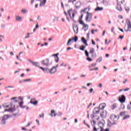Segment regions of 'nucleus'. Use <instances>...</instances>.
I'll return each instance as SVG.
<instances>
[{
    "label": "nucleus",
    "mask_w": 131,
    "mask_h": 131,
    "mask_svg": "<svg viewBox=\"0 0 131 131\" xmlns=\"http://www.w3.org/2000/svg\"><path fill=\"white\" fill-rule=\"evenodd\" d=\"M12 106L13 104H12L11 102H6L3 104V107H4V108H9L8 110H5V112H7V111L9 112H14V111H15V110L12 108Z\"/></svg>",
    "instance_id": "obj_1"
},
{
    "label": "nucleus",
    "mask_w": 131,
    "mask_h": 131,
    "mask_svg": "<svg viewBox=\"0 0 131 131\" xmlns=\"http://www.w3.org/2000/svg\"><path fill=\"white\" fill-rule=\"evenodd\" d=\"M127 25V26H126ZM126 25L124 28V30L125 32H131V21L129 20L126 21Z\"/></svg>",
    "instance_id": "obj_2"
},
{
    "label": "nucleus",
    "mask_w": 131,
    "mask_h": 131,
    "mask_svg": "<svg viewBox=\"0 0 131 131\" xmlns=\"http://www.w3.org/2000/svg\"><path fill=\"white\" fill-rule=\"evenodd\" d=\"M98 126H99V128L96 127V126H94L93 127V131H104V124H103L102 122L99 123Z\"/></svg>",
    "instance_id": "obj_3"
},
{
    "label": "nucleus",
    "mask_w": 131,
    "mask_h": 131,
    "mask_svg": "<svg viewBox=\"0 0 131 131\" xmlns=\"http://www.w3.org/2000/svg\"><path fill=\"white\" fill-rule=\"evenodd\" d=\"M117 117V116L114 115V114H112L110 116V119L113 121V122H111V121H109L108 122V124H110V125H113V124H115V118H116Z\"/></svg>",
    "instance_id": "obj_4"
},
{
    "label": "nucleus",
    "mask_w": 131,
    "mask_h": 131,
    "mask_svg": "<svg viewBox=\"0 0 131 131\" xmlns=\"http://www.w3.org/2000/svg\"><path fill=\"white\" fill-rule=\"evenodd\" d=\"M87 15L86 16L85 21L86 22H91L93 19V14L92 13L86 12Z\"/></svg>",
    "instance_id": "obj_5"
},
{
    "label": "nucleus",
    "mask_w": 131,
    "mask_h": 131,
    "mask_svg": "<svg viewBox=\"0 0 131 131\" xmlns=\"http://www.w3.org/2000/svg\"><path fill=\"white\" fill-rule=\"evenodd\" d=\"M79 23L81 24V25H83L82 29L84 30V31H86L89 29V25L85 24L83 20H80Z\"/></svg>",
    "instance_id": "obj_6"
},
{
    "label": "nucleus",
    "mask_w": 131,
    "mask_h": 131,
    "mask_svg": "<svg viewBox=\"0 0 131 131\" xmlns=\"http://www.w3.org/2000/svg\"><path fill=\"white\" fill-rule=\"evenodd\" d=\"M68 14L69 15L70 18H71V19H73V20H74V17L75 16V13L73 12L72 9H70L68 11Z\"/></svg>",
    "instance_id": "obj_7"
},
{
    "label": "nucleus",
    "mask_w": 131,
    "mask_h": 131,
    "mask_svg": "<svg viewBox=\"0 0 131 131\" xmlns=\"http://www.w3.org/2000/svg\"><path fill=\"white\" fill-rule=\"evenodd\" d=\"M90 10H91V9L90 8V7H87L83 9H82L81 10V19H82V18H83V13H86L87 12H89V11H90Z\"/></svg>",
    "instance_id": "obj_8"
},
{
    "label": "nucleus",
    "mask_w": 131,
    "mask_h": 131,
    "mask_svg": "<svg viewBox=\"0 0 131 131\" xmlns=\"http://www.w3.org/2000/svg\"><path fill=\"white\" fill-rule=\"evenodd\" d=\"M72 40H74V41L76 42V41L78 40V38L77 37V36H75V38H72L69 39L67 42V46H71V43H70V42L72 41Z\"/></svg>",
    "instance_id": "obj_9"
},
{
    "label": "nucleus",
    "mask_w": 131,
    "mask_h": 131,
    "mask_svg": "<svg viewBox=\"0 0 131 131\" xmlns=\"http://www.w3.org/2000/svg\"><path fill=\"white\" fill-rule=\"evenodd\" d=\"M125 100H126V99L124 95H121L119 97V101L120 103H124L125 102Z\"/></svg>",
    "instance_id": "obj_10"
},
{
    "label": "nucleus",
    "mask_w": 131,
    "mask_h": 131,
    "mask_svg": "<svg viewBox=\"0 0 131 131\" xmlns=\"http://www.w3.org/2000/svg\"><path fill=\"white\" fill-rule=\"evenodd\" d=\"M42 65H45V66H49L50 64V60L49 59H46L45 60L41 61Z\"/></svg>",
    "instance_id": "obj_11"
},
{
    "label": "nucleus",
    "mask_w": 131,
    "mask_h": 131,
    "mask_svg": "<svg viewBox=\"0 0 131 131\" xmlns=\"http://www.w3.org/2000/svg\"><path fill=\"white\" fill-rule=\"evenodd\" d=\"M89 53H90V54H92V57H97V53H95V49L91 48Z\"/></svg>",
    "instance_id": "obj_12"
},
{
    "label": "nucleus",
    "mask_w": 131,
    "mask_h": 131,
    "mask_svg": "<svg viewBox=\"0 0 131 131\" xmlns=\"http://www.w3.org/2000/svg\"><path fill=\"white\" fill-rule=\"evenodd\" d=\"M73 28L75 33L76 34L78 33V26H77V25H74Z\"/></svg>",
    "instance_id": "obj_13"
},
{
    "label": "nucleus",
    "mask_w": 131,
    "mask_h": 131,
    "mask_svg": "<svg viewBox=\"0 0 131 131\" xmlns=\"http://www.w3.org/2000/svg\"><path fill=\"white\" fill-rule=\"evenodd\" d=\"M30 103H31V104H33V105H37L38 101L37 100H35V98H33L31 99Z\"/></svg>",
    "instance_id": "obj_14"
},
{
    "label": "nucleus",
    "mask_w": 131,
    "mask_h": 131,
    "mask_svg": "<svg viewBox=\"0 0 131 131\" xmlns=\"http://www.w3.org/2000/svg\"><path fill=\"white\" fill-rule=\"evenodd\" d=\"M99 119H100V117L99 116L93 117V119L92 121L93 124H95L96 121H98Z\"/></svg>",
    "instance_id": "obj_15"
},
{
    "label": "nucleus",
    "mask_w": 131,
    "mask_h": 131,
    "mask_svg": "<svg viewBox=\"0 0 131 131\" xmlns=\"http://www.w3.org/2000/svg\"><path fill=\"white\" fill-rule=\"evenodd\" d=\"M105 107H106V103H101L98 108L100 110H104V109H105Z\"/></svg>",
    "instance_id": "obj_16"
},
{
    "label": "nucleus",
    "mask_w": 131,
    "mask_h": 131,
    "mask_svg": "<svg viewBox=\"0 0 131 131\" xmlns=\"http://www.w3.org/2000/svg\"><path fill=\"white\" fill-rule=\"evenodd\" d=\"M100 110L99 107H95L93 111L94 114H99Z\"/></svg>",
    "instance_id": "obj_17"
},
{
    "label": "nucleus",
    "mask_w": 131,
    "mask_h": 131,
    "mask_svg": "<svg viewBox=\"0 0 131 131\" xmlns=\"http://www.w3.org/2000/svg\"><path fill=\"white\" fill-rule=\"evenodd\" d=\"M58 56H59V53L52 55V57H55V62H56L57 63L59 62V57H58Z\"/></svg>",
    "instance_id": "obj_18"
},
{
    "label": "nucleus",
    "mask_w": 131,
    "mask_h": 131,
    "mask_svg": "<svg viewBox=\"0 0 131 131\" xmlns=\"http://www.w3.org/2000/svg\"><path fill=\"white\" fill-rule=\"evenodd\" d=\"M55 72H57V69L55 67H53L51 70H50V74H53V73H55Z\"/></svg>",
    "instance_id": "obj_19"
},
{
    "label": "nucleus",
    "mask_w": 131,
    "mask_h": 131,
    "mask_svg": "<svg viewBox=\"0 0 131 131\" xmlns=\"http://www.w3.org/2000/svg\"><path fill=\"white\" fill-rule=\"evenodd\" d=\"M117 9H118V11H120V12L122 11V7H121V5H120V4L117 5Z\"/></svg>",
    "instance_id": "obj_20"
},
{
    "label": "nucleus",
    "mask_w": 131,
    "mask_h": 131,
    "mask_svg": "<svg viewBox=\"0 0 131 131\" xmlns=\"http://www.w3.org/2000/svg\"><path fill=\"white\" fill-rule=\"evenodd\" d=\"M81 40L83 43H84L86 46H89L88 44V41L86 40V39L84 38V37H82Z\"/></svg>",
    "instance_id": "obj_21"
},
{
    "label": "nucleus",
    "mask_w": 131,
    "mask_h": 131,
    "mask_svg": "<svg viewBox=\"0 0 131 131\" xmlns=\"http://www.w3.org/2000/svg\"><path fill=\"white\" fill-rule=\"evenodd\" d=\"M117 2L118 3L117 4L121 5L122 4H124V0H116Z\"/></svg>",
    "instance_id": "obj_22"
},
{
    "label": "nucleus",
    "mask_w": 131,
    "mask_h": 131,
    "mask_svg": "<svg viewBox=\"0 0 131 131\" xmlns=\"http://www.w3.org/2000/svg\"><path fill=\"white\" fill-rule=\"evenodd\" d=\"M46 3H47V0H43V1L41 2L40 3V7H42V6H45L46 5Z\"/></svg>",
    "instance_id": "obj_23"
},
{
    "label": "nucleus",
    "mask_w": 131,
    "mask_h": 131,
    "mask_svg": "<svg viewBox=\"0 0 131 131\" xmlns=\"http://www.w3.org/2000/svg\"><path fill=\"white\" fill-rule=\"evenodd\" d=\"M111 108L112 110H114L115 108H117V104L116 103H114L111 106Z\"/></svg>",
    "instance_id": "obj_24"
},
{
    "label": "nucleus",
    "mask_w": 131,
    "mask_h": 131,
    "mask_svg": "<svg viewBox=\"0 0 131 131\" xmlns=\"http://www.w3.org/2000/svg\"><path fill=\"white\" fill-rule=\"evenodd\" d=\"M51 114H50V115L52 117H53V116H56L57 115V114H55V110H51ZM53 114H54V115H53Z\"/></svg>",
    "instance_id": "obj_25"
},
{
    "label": "nucleus",
    "mask_w": 131,
    "mask_h": 131,
    "mask_svg": "<svg viewBox=\"0 0 131 131\" xmlns=\"http://www.w3.org/2000/svg\"><path fill=\"white\" fill-rule=\"evenodd\" d=\"M9 117H10V115H5L3 117V119L5 120H7V119H9Z\"/></svg>",
    "instance_id": "obj_26"
},
{
    "label": "nucleus",
    "mask_w": 131,
    "mask_h": 131,
    "mask_svg": "<svg viewBox=\"0 0 131 131\" xmlns=\"http://www.w3.org/2000/svg\"><path fill=\"white\" fill-rule=\"evenodd\" d=\"M127 113V112L124 111L120 113V116H125V115Z\"/></svg>",
    "instance_id": "obj_27"
},
{
    "label": "nucleus",
    "mask_w": 131,
    "mask_h": 131,
    "mask_svg": "<svg viewBox=\"0 0 131 131\" xmlns=\"http://www.w3.org/2000/svg\"><path fill=\"white\" fill-rule=\"evenodd\" d=\"M30 62L31 63H32L33 65H34V66H36V67H37V66H38V63L36 62H33L32 61H30Z\"/></svg>",
    "instance_id": "obj_28"
},
{
    "label": "nucleus",
    "mask_w": 131,
    "mask_h": 131,
    "mask_svg": "<svg viewBox=\"0 0 131 131\" xmlns=\"http://www.w3.org/2000/svg\"><path fill=\"white\" fill-rule=\"evenodd\" d=\"M103 10V7H98L97 8L95 9V11H102Z\"/></svg>",
    "instance_id": "obj_29"
},
{
    "label": "nucleus",
    "mask_w": 131,
    "mask_h": 131,
    "mask_svg": "<svg viewBox=\"0 0 131 131\" xmlns=\"http://www.w3.org/2000/svg\"><path fill=\"white\" fill-rule=\"evenodd\" d=\"M22 18L21 17V16H17L16 17L15 20L16 21H21Z\"/></svg>",
    "instance_id": "obj_30"
},
{
    "label": "nucleus",
    "mask_w": 131,
    "mask_h": 131,
    "mask_svg": "<svg viewBox=\"0 0 131 131\" xmlns=\"http://www.w3.org/2000/svg\"><path fill=\"white\" fill-rule=\"evenodd\" d=\"M128 118H129V115H127L124 116V117L123 118V120H124V119H127Z\"/></svg>",
    "instance_id": "obj_31"
},
{
    "label": "nucleus",
    "mask_w": 131,
    "mask_h": 131,
    "mask_svg": "<svg viewBox=\"0 0 131 131\" xmlns=\"http://www.w3.org/2000/svg\"><path fill=\"white\" fill-rule=\"evenodd\" d=\"M85 49V46H82L80 48V50H81V51H84Z\"/></svg>",
    "instance_id": "obj_32"
},
{
    "label": "nucleus",
    "mask_w": 131,
    "mask_h": 131,
    "mask_svg": "<svg viewBox=\"0 0 131 131\" xmlns=\"http://www.w3.org/2000/svg\"><path fill=\"white\" fill-rule=\"evenodd\" d=\"M45 72L46 73H51V71L50 69H48V68H46V70H45Z\"/></svg>",
    "instance_id": "obj_33"
},
{
    "label": "nucleus",
    "mask_w": 131,
    "mask_h": 131,
    "mask_svg": "<svg viewBox=\"0 0 131 131\" xmlns=\"http://www.w3.org/2000/svg\"><path fill=\"white\" fill-rule=\"evenodd\" d=\"M1 123L2 124H6V120H4V119L3 118L1 121Z\"/></svg>",
    "instance_id": "obj_34"
},
{
    "label": "nucleus",
    "mask_w": 131,
    "mask_h": 131,
    "mask_svg": "<svg viewBox=\"0 0 131 131\" xmlns=\"http://www.w3.org/2000/svg\"><path fill=\"white\" fill-rule=\"evenodd\" d=\"M38 67H39L40 68V69H41L42 70V71H43L44 72H46V68H42L41 67H39V66H38Z\"/></svg>",
    "instance_id": "obj_35"
},
{
    "label": "nucleus",
    "mask_w": 131,
    "mask_h": 131,
    "mask_svg": "<svg viewBox=\"0 0 131 131\" xmlns=\"http://www.w3.org/2000/svg\"><path fill=\"white\" fill-rule=\"evenodd\" d=\"M102 60H103V58L102 57H100L97 60V62H102Z\"/></svg>",
    "instance_id": "obj_36"
},
{
    "label": "nucleus",
    "mask_w": 131,
    "mask_h": 131,
    "mask_svg": "<svg viewBox=\"0 0 131 131\" xmlns=\"http://www.w3.org/2000/svg\"><path fill=\"white\" fill-rule=\"evenodd\" d=\"M85 54L86 57H89V52H88L87 50H85Z\"/></svg>",
    "instance_id": "obj_37"
},
{
    "label": "nucleus",
    "mask_w": 131,
    "mask_h": 131,
    "mask_svg": "<svg viewBox=\"0 0 131 131\" xmlns=\"http://www.w3.org/2000/svg\"><path fill=\"white\" fill-rule=\"evenodd\" d=\"M13 88H14V86H6L5 89H9V88L13 89Z\"/></svg>",
    "instance_id": "obj_38"
},
{
    "label": "nucleus",
    "mask_w": 131,
    "mask_h": 131,
    "mask_svg": "<svg viewBox=\"0 0 131 131\" xmlns=\"http://www.w3.org/2000/svg\"><path fill=\"white\" fill-rule=\"evenodd\" d=\"M74 2H76V0H69L68 3H74Z\"/></svg>",
    "instance_id": "obj_39"
},
{
    "label": "nucleus",
    "mask_w": 131,
    "mask_h": 131,
    "mask_svg": "<svg viewBox=\"0 0 131 131\" xmlns=\"http://www.w3.org/2000/svg\"><path fill=\"white\" fill-rule=\"evenodd\" d=\"M26 12H27V10L25 9H23L21 10V13H23L24 14H25L26 13Z\"/></svg>",
    "instance_id": "obj_40"
},
{
    "label": "nucleus",
    "mask_w": 131,
    "mask_h": 131,
    "mask_svg": "<svg viewBox=\"0 0 131 131\" xmlns=\"http://www.w3.org/2000/svg\"><path fill=\"white\" fill-rule=\"evenodd\" d=\"M125 10L126 12H128L129 11V8L126 7L125 8Z\"/></svg>",
    "instance_id": "obj_41"
},
{
    "label": "nucleus",
    "mask_w": 131,
    "mask_h": 131,
    "mask_svg": "<svg viewBox=\"0 0 131 131\" xmlns=\"http://www.w3.org/2000/svg\"><path fill=\"white\" fill-rule=\"evenodd\" d=\"M30 80H31V79H27L23 80V81H24V82L30 81Z\"/></svg>",
    "instance_id": "obj_42"
},
{
    "label": "nucleus",
    "mask_w": 131,
    "mask_h": 131,
    "mask_svg": "<svg viewBox=\"0 0 131 131\" xmlns=\"http://www.w3.org/2000/svg\"><path fill=\"white\" fill-rule=\"evenodd\" d=\"M97 65V63H93V64H92L90 66V67H94V66H96Z\"/></svg>",
    "instance_id": "obj_43"
},
{
    "label": "nucleus",
    "mask_w": 131,
    "mask_h": 131,
    "mask_svg": "<svg viewBox=\"0 0 131 131\" xmlns=\"http://www.w3.org/2000/svg\"><path fill=\"white\" fill-rule=\"evenodd\" d=\"M87 60H88V61H89L90 62L93 61V59H92L91 58H90V57H88Z\"/></svg>",
    "instance_id": "obj_44"
},
{
    "label": "nucleus",
    "mask_w": 131,
    "mask_h": 131,
    "mask_svg": "<svg viewBox=\"0 0 131 131\" xmlns=\"http://www.w3.org/2000/svg\"><path fill=\"white\" fill-rule=\"evenodd\" d=\"M98 69H99L98 68H96L94 69H91L90 70L91 71H93V70H98Z\"/></svg>",
    "instance_id": "obj_45"
},
{
    "label": "nucleus",
    "mask_w": 131,
    "mask_h": 131,
    "mask_svg": "<svg viewBox=\"0 0 131 131\" xmlns=\"http://www.w3.org/2000/svg\"><path fill=\"white\" fill-rule=\"evenodd\" d=\"M20 55H21V53H19V56H16V58H17V59H18V60H20L21 61V59H20V58H19V57H20Z\"/></svg>",
    "instance_id": "obj_46"
},
{
    "label": "nucleus",
    "mask_w": 131,
    "mask_h": 131,
    "mask_svg": "<svg viewBox=\"0 0 131 131\" xmlns=\"http://www.w3.org/2000/svg\"><path fill=\"white\" fill-rule=\"evenodd\" d=\"M1 27L2 28H5V27H6V25L5 24H2L1 25Z\"/></svg>",
    "instance_id": "obj_47"
},
{
    "label": "nucleus",
    "mask_w": 131,
    "mask_h": 131,
    "mask_svg": "<svg viewBox=\"0 0 131 131\" xmlns=\"http://www.w3.org/2000/svg\"><path fill=\"white\" fill-rule=\"evenodd\" d=\"M43 116H45V114H42L41 115H39V117H40V118L43 117Z\"/></svg>",
    "instance_id": "obj_48"
},
{
    "label": "nucleus",
    "mask_w": 131,
    "mask_h": 131,
    "mask_svg": "<svg viewBox=\"0 0 131 131\" xmlns=\"http://www.w3.org/2000/svg\"><path fill=\"white\" fill-rule=\"evenodd\" d=\"M22 105H23V101H21L19 103V106H20V107H22Z\"/></svg>",
    "instance_id": "obj_49"
},
{
    "label": "nucleus",
    "mask_w": 131,
    "mask_h": 131,
    "mask_svg": "<svg viewBox=\"0 0 131 131\" xmlns=\"http://www.w3.org/2000/svg\"><path fill=\"white\" fill-rule=\"evenodd\" d=\"M91 33L92 34H95V30H92Z\"/></svg>",
    "instance_id": "obj_50"
},
{
    "label": "nucleus",
    "mask_w": 131,
    "mask_h": 131,
    "mask_svg": "<svg viewBox=\"0 0 131 131\" xmlns=\"http://www.w3.org/2000/svg\"><path fill=\"white\" fill-rule=\"evenodd\" d=\"M39 27V26H38V23H37L36 25V27H35V28L36 29H37Z\"/></svg>",
    "instance_id": "obj_51"
},
{
    "label": "nucleus",
    "mask_w": 131,
    "mask_h": 131,
    "mask_svg": "<svg viewBox=\"0 0 131 131\" xmlns=\"http://www.w3.org/2000/svg\"><path fill=\"white\" fill-rule=\"evenodd\" d=\"M124 92H126L127 91H129V88H126L124 90Z\"/></svg>",
    "instance_id": "obj_52"
},
{
    "label": "nucleus",
    "mask_w": 131,
    "mask_h": 131,
    "mask_svg": "<svg viewBox=\"0 0 131 131\" xmlns=\"http://www.w3.org/2000/svg\"><path fill=\"white\" fill-rule=\"evenodd\" d=\"M98 86H99V88H103V85L101 83H100L99 84Z\"/></svg>",
    "instance_id": "obj_53"
},
{
    "label": "nucleus",
    "mask_w": 131,
    "mask_h": 131,
    "mask_svg": "<svg viewBox=\"0 0 131 131\" xmlns=\"http://www.w3.org/2000/svg\"><path fill=\"white\" fill-rule=\"evenodd\" d=\"M89 91L90 93H93V92H94V89H93V88H91Z\"/></svg>",
    "instance_id": "obj_54"
},
{
    "label": "nucleus",
    "mask_w": 131,
    "mask_h": 131,
    "mask_svg": "<svg viewBox=\"0 0 131 131\" xmlns=\"http://www.w3.org/2000/svg\"><path fill=\"white\" fill-rule=\"evenodd\" d=\"M110 43V41L108 42H107V39H105V45H108Z\"/></svg>",
    "instance_id": "obj_55"
},
{
    "label": "nucleus",
    "mask_w": 131,
    "mask_h": 131,
    "mask_svg": "<svg viewBox=\"0 0 131 131\" xmlns=\"http://www.w3.org/2000/svg\"><path fill=\"white\" fill-rule=\"evenodd\" d=\"M92 44L94 45V46H95V45H96V42H95V41H94V40H92Z\"/></svg>",
    "instance_id": "obj_56"
},
{
    "label": "nucleus",
    "mask_w": 131,
    "mask_h": 131,
    "mask_svg": "<svg viewBox=\"0 0 131 131\" xmlns=\"http://www.w3.org/2000/svg\"><path fill=\"white\" fill-rule=\"evenodd\" d=\"M64 15H66V16H67V19H68V17H67V12H66V11L64 12Z\"/></svg>",
    "instance_id": "obj_57"
},
{
    "label": "nucleus",
    "mask_w": 131,
    "mask_h": 131,
    "mask_svg": "<svg viewBox=\"0 0 131 131\" xmlns=\"http://www.w3.org/2000/svg\"><path fill=\"white\" fill-rule=\"evenodd\" d=\"M119 30H120V31H121V32H124V31H123V29H121V28H119Z\"/></svg>",
    "instance_id": "obj_58"
},
{
    "label": "nucleus",
    "mask_w": 131,
    "mask_h": 131,
    "mask_svg": "<svg viewBox=\"0 0 131 131\" xmlns=\"http://www.w3.org/2000/svg\"><path fill=\"white\" fill-rule=\"evenodd\" d=\"M71 49H72L71 47H68V48L67 49V51H69V50H71Z\"/></svg>",
    "instance_id": "obj_59"
},
{
    "label": "nucleus",
    "mask_w": 131,
    "mask_h": 131,
    "mask_svg": "<svg viewBox=\"0 0 131 131\" xmlns=\"http://www.w3.org/2000/svg\"><path fill=\"white\" fill-rule=\"evenodd\" d=\"M119 38L122 39V38H123V36H119Z\"/></svg>",
    "instance_id": "obj_60"
},
{
    "label": "nucleus",
    "mask_w": 131,
    "mask_h": 131,
    "mask_svg": "<svg viewBox=\"0 0 131 131\" xmlns=\"http://www.w3.org/2000/svg\"><path fill=\"white\" fill-rule=\"evenodd\" d=\"M118 17H119V19H122V18H123L122 16H121V15H119Z\"/></svg>",
    "instance_id": "obj_61"
},
{
    "label": "nucleus",
    "mask_w": 131,
    "mask_h": 131,
    "mask_svg": "<svg viewBox=\"0 0 131 131\" xmlns=\"http://www.w3.org/2000/svg\"><path fill=\"white\" fill-rule=\"evenodd\" d=\"M77 4H78V3H77L76 4L75 7H76V8H79V6H77Z\"/></svg>",
    "instance_id": "obj_62"
},
{
    "label": "nucleus",
    "mask_w": 131,
    "mask_h": 131,
    "mask_svg": "<svg viewBox=\"0 0 131 131\" xmlns=\"http://www.w3.org/2000/svg\"><path fill=\"white\" fill-rule=\"evenodd\" d=\"M127 81V79H125V81H123V83H125Z\"/></svg>",
    "instance_id": "obj_63"
},
{
    "label": "nucleus",
    "mask_w": 131,
    "mask_h": 131,
    "mask_svg": "<svg viewBox=\"0 0 131 131\" xmlns=\"http://www.w3.org/2000/svg\"><path fill=\"white\" fill-rule=\"evenodd\" d=\"M104 131H109V129L106 128V129H105V130H104Z\"/></svg>",
    "instance_id": "obj_64"
}]
</instances>
